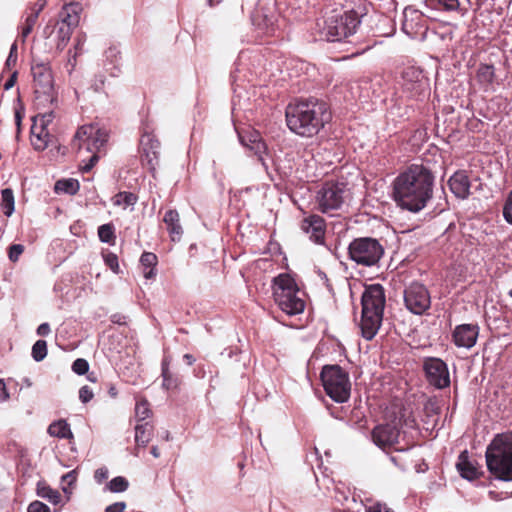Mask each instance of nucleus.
<instances>
[{
    "label": "nucleus",
    "mask_w": 512,
    "mask_h": 512,
    "mask_svg": "<svg viewBox=\"0 0 512 512\" xmlns=\"http://www.w3.org/2000/svg\"><path fill=\"white\" fill-rule=\"evenodd\" d=\"M433 187L432 172L423 165L413 164L395 178L394 200L402 209L418 213L432 199Z\"/></svg>",
    "instance_id": "nucleus-1"
},
{
    "label": "nucleus",
    "mask_w": 512,
    "mask_h": 512,
    "mask_svg": "<svg viewBox=\"0 0 512 512\" xmlns=\"http://www.w3.org/2000/svg\"><path fill=\"white\" fill-rule=\"evenodd\" d=\"M285 116L290 131L307 138L317 135L332 117L328 104L312 97L288 104Z\"/></svg>",
    "instance_id": "nucleus-2"
},
{
    "label": "nucleus",
    "mask_w": 512,
    "mask_h": 512,
    "mask_svg": "<svg viewBox=\"0 0 512 512\" xmlns=\"http://www.w3.org/2000/svg\"><path fill=\"white\" fill-rule=\"evenodd\" d=\"M385 292L380 284H371L363 292L362 317L360 328L366 340H372L377 334L383 319Z\"/></svg>",
    "instance_id": "nucleus-3"
},
{
    "label": "nucleus",
    "mask_w": 512,
    "mask_h": 512,
    "mask_svg": "<svg viewBox=\"0 0 512 512\" xmlns=\"http://www.w3.org/2000/svg\"><path fill=\"white\" fill-rule=\"evenodd\" d=\"M485 457L487 468L496 479L512 481V432L495 435Z\"/></svg>",
    "instance_id": "nucleus-4"
},
{
    "label": "nucleus",
    "mask_w": 512,
    "mask_h": 512,
    "mask_svg": "<svg viewBox=\"0 0 512 512\" xmlns=\"http://www.w3.org/2000/svg\"><path fill=\"white\" fill-rule=\"evenodd\" d=\"M273 296L278 307L289 316L304 311L305 302L299 295L295 280L288 274H280L274 279Z\"/></svg>",
    "instance_id": "nucleus-5"
},
{
    "label": "nucleus",
    "mask_w": 512,
    "mask_h": 512,
    "mask_svg": "<svg viewBox=\"0 0 512 512\" xmlns=\"http://www.w3.org/2000/svg\"><path fill=\"white\" fill-rule=\"evenodd\" d=\"M108 141V133L105 129L99 128L94 124H87L81 126L73 140V145L78 149H85L87 152L93 153L90 157L89 162L85 164L83 170L88 172L97 163L99 157L97 155L101 148L104 147Z\"/></svg>",
    "instance_id": "nucleus-6"
},
{
    "label": "nucleus",
    "mask_w": 512,
    "mask_h": 512,
    "mask_svg": "<svg viewBox=\"0 0 512 512\" xmlns=\"http://www.w3.org/2000/svg\"><path fill=\"white\" fill-rule=\"evenodd\" d=\"M359 24L360 20L355 11L333 13L324 20L321 33L327 41H341L354 35Z\"/></svg>",
    "instance_id": "nucleus-7"
},
{
    "label": "nucleus",
    "mask_w": 512,
    "mask_h": 512,
    "mask_svg": "<svg viewBox=\"0 0 512 512\" xmlns=\"http://www.w3.org/2000/svg\"><path fill=\"white\" fill-rule=\"evenodd\" d=\"M321 381L326 394L337 403H344L350 397L351 384L348 373L339 365L322 368Z\"/></svg>",
    "instance_id": "nucleus-8"
},
{
    "label": "nucleus",
    "mask_w": 512,
    "mask_h": 512,
    "mask_svg": "<svg viewBox=\"0 0 512 512\" xmlns=\"http://www.w3.org/2000/svg\"><path fill=\"white\" fill-rule=\"evenodd\" d=\"M351 260L358 265L371 267L376 265L384 255V248L380 242L371 237L354 239L348 246Z\"/></svg>",
    "instance_id": "nucleus-9"
},
{
    "label": "nucleus",
    "mask_w": 512,
    "mask_h": 512,
    "mask_svg": "<svg viewBox=\"0 0 512 512\" xmlns=\"http://www.w3.org/2000/svg\"><path fill=\"white\" fill-rule=\"evenodd\" d=\"M347 196L346 185L340 182H325L316 193L317 209L333 216L344 205Z\"/></svg>",
    "instance_id": "nucleus-10"
},
{
    "label": "nucleus",
    "mask_w": 512,
    "mask_h": 512,
    "mask_svg": "<svg viewBox=\"0 0 512 512\" xmlns=\"http://www.w3.org/2000/svg\"><path fill=\"white\" fill-rule=\"evenodd\" d=\"M36 98L41 103L54 105L57 96L54 89V80L48 63H34L31 67Z\"/></svg>",
    "instance_id": "nucleus-11"
},
{
    "label": "nucleus",
    "mask_w": 512,
    "mask_h": 512,
    "mask_svg": "<svg viewBox=\"0 0 512 512\" xmlns=\"http://www.w3.org/2000/svg\"><path fill=\"white\" fill-rule=\"evenodd\" d=\"M406 308L415 315H423L431 306L428 289L421 283L414 282L404 291Z\"/></svg>",
    "instance_id": "nucleus-12"
},
{
    "label": "nucleus",
    "mask_w": 512,
    "mask_h": 512,
    "mask_svg": "<svg viewBox=\"0 0 512 512\" xmlns=\"http://www.w3.org/2000/svg\"><path fill=\"white\" fill-rule=\"evenodd\" d=\"M403 91L410 98L420 99L429 92V80L421 70L409 67L403 72Z\"/></svg>",
    "instance_id": "nucleus-13"
},
{
    "label": "nucleus",
    "mask_w": 512,
    "mask_h": 512,
    "mask_svg": "<svg viewBox=\"0 0 512 512\" xmlns=\"http://www.w3.org/2000/svg\"><path fill=\"white\" fill-rule=\"evenodd\" d=\"M423 370L428 383L437 389L450 385V374L447 364L440 358L428 357L423 361Z\"/></svg>",
    "instance_id": "nucleus-14"
},
{
    "label": "nucleus",
    "mask_w": 512,
    "mask_h": 512,
    "mask_svg": "<svg viewBox=\"0 0 512 512\" xmlns=\"http://www.w3.org/2000/svg\"><path fill=\"white\" fill-rule=\"evenodd\" d=\"M399 429L391 424L376 426L372 431L373 442L382 449L392 448L398 443Z\"/></svg>",
    "instance_id": "nucleus-15"
},
{
    "label": "nucleus",
    "mask_w": 512,
    "mask_h": 512,
    "mask_svg": "<svg viewBox=\"0 0 512 512\" xmlns=\"http://www.w3.org/2000/svg\"><path fill=\"white\" fill-rule=\"evenodd\" d=\"M478 334V325L461 324L455 327L452 337L457 347L470 349L476 344Z\"/></svg>",
    "instance_id": "nucleus-16"
},
{
    "label": "nucleus",
    "mask_w": 512,
    "mask_h": 512,
    "mask_svg": "<svg viewBox=\"0 0 512 512\" xmlns=\"http://www.w3.org/2000/svg\"><path fill=\"white\" fill-rule=\"evenodd\" d=\"M301 229L309 235V238L317 244H323L326 232V225L324 219L317 215L312 214L305 217L301 223Z\"/></svg>",
    "instance_id": "nucleus-17"
},
{
    "label": "nucleus",
    "mask_w": 512,
    "mask_h": 512,
    "mask_svg": "<svg viewBox=\"0 0 512 512\" xmlns=\"http://www.w3.org/2000/svg\"><path fill=\"white\" fill-rule=\"evenodd\" d=\"M252 21L260 35L272 36L278 30L276 16L266 13L264 10H258L254 14Z\"/></svg>",
    "instance_id": "nucleus-18"
},
{
    "label": "nucleus",
    "mask_w": 512,
    "mask_h": 512,
    "mask_svg": "<svg viewBox=\"0 0 512 512\" xmlns=\"http://www.w3.org/2000/svg\"><path fill=\"white\" fill-rule=\"evenodd\" d=\"M456 467L461 477L469 481L477 479L481 474L477 463L470 459L467 451L460 453Z\"/></svg>",
    "instance_id": "nucleus-19"
},
{
    "label": "nucleus",
    "mask_w": 512,
    "mask_h": 512,
    "mask_svg": "<svg viewBox=\"0 0 512 512\" xmlns=\"http://www.w3.org/2000/svg\"><path fill=\"white\" fill-rule=\"evenodd\" d=\"M451 192L460 199H466L470 194V181L464 171L455 172L449 179Z\"/></svg>",
    "instance_id": "nucleus-20"
},
{
    "label": "nucleus",
    "mask_w": 512,
    "mask_h": 512,
    "mask_svg": "<svg viewBox=\"0 0 512 512\" xmlns=\"http://www.w3.org/2000/svg\"><path fill=\"white\" fill-rule=\"evenodd\" d=\"M424 6L438 12H459L462 16L468 11L461 5L460 0H425Z\"/></svg>",
    "instance_id": "nucleus-21"
},
{
    "label": "nucleus",
    "mask_w": 512,
    "mask_h": 512,
    "mask_svg": "<svg viewBox=\"0 0 512 512\" xmlns=\"http://www.w3.org/2000/svg\"><path fill=\"white\" fill-rule=\"evenodd\" d=\"M81 7L78 3H69L63 6L59 13L58 24H66L69 28L75 29L80 22Z\"/></svg>",
    "instance_id": "nucleus-22"
},
{
    "label": "nucleus",
    "mask_w": 512,
    "mask_h": 512,
    "mask_svg": "<svg viewBox=\"0 0 512 512\" xmlns=\"http://www.w3.org/2000/svg\"><path fill=\"white\" fill-rule=\"evenodd\" d=\"M31 135V143L35 150L43 151L48 147L50 134L43 124H38V120H35L31 127Z\"/></svg>",
    "instance_id": "nucleus-23"
},
{
    "label": "nucleus",
    "mask_w": 512,
    "mask_h": 512,
    "mask_svg": "<svg viewBox=\"0 0 512 512\" xmlns=\"http://www.w3.org/2000/svg\"><path fill=\"white\" fill-rule=\"evenodd\" d=\"M163 221L170 234L171 240L174 242L179 241L183 234L179 213L174 209H170L166 211Z\"/></svg>",
    "instance_id": "nucleus-24"
},
{
    "label": "nucleus",
    "mask_w": 512,
    "mask_h": 512,
    "mask_svg": "<svg viewBox=\"0 0 512 512\" xmlns=\"http://www.w3.org/2000/svg\"><path fill=\"white\" fill-rule=\"evenodd\" d=\"M140 144L148 163L152 164L153 160H156L159 155V141L151 134H144L141 137Z\"/></svg>",
    "instance_id": "nucleus-25"
},
{
    "label": "nucleus",
    "mask_w": 512,
    "mask_h": 512,
    "mask_svg": "<svg viewBox=\"0 0 512 512\" xmlns=\"http://www.w3.org/2000/svg\"><path fill=\"white\" fill-rule=\"evenodd\" d=\"M241 143L254 152L262 160V154L266 150L265 143L261 140L257 132H252L248 136L239 134Z\"/></svg>",
    "instance_id": "nucleus-26"
},
{
    "label": "nucleus",
    "mask_w": 512,
    "mask_h": 512,
    "mask_svg": "<svg viewBox=\"0 0 512 512\" xmlns=\"http://www.w3.org/2000/svg\"><path fill=\"white\" fill-rule=\"evenodd\" d=\"M476 78L485 91L490 90L495 79L494 67L488 64H481L477 69Z\"/></svg>",
    "instance_id": "nucleus-27"
},
{
    "label": "nucleus",
    "mask_w": 512,
    "mask_h": 512,
    "mask_svg": "<svg viewBox=\"0 0 512 512\" xmlns=\"http://www.w3.org/2000/svg\"><path fill=\"white\" fill-rule=\"evenodd\" d=\"M105 64L104 68L107 72L110 73L111 76L115 77L119 74V61H120V52L116 47L108 48L105 53Z\"/></svg>",
    "instance_id": "nucleus-28"
},
{
    "label": "nucleus",
    "mask_w": 512,
    "mask_h": 512,
    "mask_svg": "<svg viewBox=\"0 0 512 512\" xmlns=\"http://www.w3.org/2000/svg\"><path fill=\"white\" fill-rule=\"evenodd\" d=\"M170 363V356H165L161 363V375L163 378L162 386L167 390L176 389L180 384L179 378L173 375L169 370Z\"/></svg>",
    "instance_id": "nucleus-29"
},
{
    "label": "nucleus",
    "mask_w": 512,
    "mask_h": 512,
    "mask_svg": "<svg viewBox=\"0 0 512 512\" xmlns=\"http://www.w3.org/2000/svg\"><path fill=\"white\" fill-rule=\"evenodd\" d=\"M153 427L148 422L137 424L135 427V442L137 448L145 447L151 440Z\"/></svg>",
    "instance_id": "nucleus-30"
},
{
    "label": "nucleus",
    "mask_w": 512,
    "mask_h": 512,
    "mask_svg": "<svg viewBox=\"0 0 512 512\" xmlns=\"http://www.w3.org/2000/svg\"><path fill=\"white\" fill-rule=\"evenodd\" d=\"M48 433L60 439L72 438L73 434L71 432L69 424L65 420H58L51 423L48 427Z\"/></svg>",
    "instance_id": "nucleus-31"
},
{
    "label": "nucleus",
    "mask_w": 512,
    "mask_h": 512,
    "mask_svg": "<svg viewBox=\"0 0 512 512\" xmlns=\"http://www.w3.org/2000/svg\"><path fill=\"white\" fill-rule=\"evenodd\" d=\"M158 262L157 256L152 252H144L140 257V263L145 268L143 274L146 279L155 277V266Z\"/></svg>",
    "instance_id": "nucleus-32"
},
{
    "label": "nucleus",
    "mask_w": 512,
    "mask_h": 512,
    "mask_svg": "<svg viewBox=\"0 0 512 512\" xmlns=\"http://www.w3.org/2000/svg\"><path fill=\"white\" fill-rule=\"evenodd\" d=\"M74 29L69 28L68 25L56 23V49L62 51L68 42L70 41L71 35Z\"/></svg>",
    "instance_id": "nucleus-33"
},
{
    "label": "nucleus",
    "mask_w": 512,
    "mask_h": 512,
    "mask_svg": "<svg viewBox=\"0 0 512 512\" xmlns=\"http://www.w3.org/2000/svg\"><path fill=\"white\" fill-rule=\"evenodd\" d=\"M0 208L3 214L10 217L15 210V198L11 188H5L1 191Z\"/></svg>",
    "instance_id": "nucleus-34"
},
{
    "label": "nucleus",
    "mask_w": 512,
    "mask_h": 512,
    "mask_svg": "<svg viewBox=\"0 0 512 512\" xmlns=\"http://www.w3.org/2000/svg\"><path fill=\"white\" fill-rule=\"evenodd\" d=\"M137 196L132 192H119L113 197V203L124 208L133 206L137 202Z\"/></svg>",
    "instance_id": "nucleus-35"
},
{
    "label": "nucleus",
    "mask_w": 512,
    "mask_h": 512,
    "mask_svg": "<svg viewBox=\"0 0 512 512\" xmlns=\"http://www.w3.org/2000/svg\"><path fill=\"white\" fill-rule=\"evenodd\" d=\"M38 496L47 499L54 505H57L61 500V495L57 490H54L48 486H40L37 488Z\"/></svg>",
    "instance_id": "nucleus-36"
},
{
    "label": "nucleus",
    "mask_w": 512,
    "mask_h": 512,
    "mask_svg": "<svg viewBox=\"0 0 512 512\" xmlns=\"http://www.w3.org/2000/svg\"><path fill=\"white\" fill-rule=\"evenodd\" d=\"M79 189L78 181L74 179L59 180L55 184V190L68 194H75Z\"/></svg>",
    "instance_id": "nucleus-37"
},
{
    "label": "nucleus",
    "mask_w": 512,
    "mask_h": 512,
    "mask_svg": "<svg viewBox=\"0 0 512 512\" xmlns=\"http://www.w3.org/2000/svg\"><path fill=\"white\" fill-rule=\"evenodd\" d=\"M31 355L36 362L42 361L47 356V342L37 340L32 346Z\"/></svg>",
    "instance_id": "nucleus-38"
},
{
    "label": "nucleus",
    "mask_w": 512,
    "mask_h": 512,
    "mask_svg": "<svg viewBox=\"0 0 512 512\" xmlns=\"http://www.w3.org/2000/svg\"><path fill=\"white\" fill-rule=\"evenodd\" d=\"M38 17L39 16H37V13L30 12L29 14H27L25 21L21 26V38L23 41H25L28 35L32 32Z\"/></svg>",
    "instance_id": "nucleus-39"
},
{
    "label": "nucleus",
    "mask_w": 512,
    "mask_h": 512,
    "mask_svg": "<svg viewBox=\"0 0 512 512\" xmlns=\"http://www.w3.org/2000/svg\"><path fill=\"white\" fill-rule=\"evenodd\" d=\"M101 242L111 244L115 240L114 228L111 224H103L98 228Z\"/></svg>",
    "instance_id": "nucleus-40"
},
{
    "label": "nucleus",
    "mask_w": 512,
    "mask_h": 512,
    "mask_svg": "<svg viewBox=\"0 0 512 512\" xmlns=\"http://www.w3.org/2000/svg\"><path fill=\"white\" fill-rule=\"evenodd\" d=\"M108 489L114 493H120L127 490L129 483L126 478L117 476L113 478L108 484Z\"/></svg>",
    "instance_id": "nucleus-41"
},
{
    "label": "nucleus",
    "mask_w": 512,
    "mask_h": 512,
    "mask_svg": "<svg viewBox=\"0 0 512 512\" xmlns=\"http://www.w3.org/2000/svg\"><path fill=\"white\" fill-rule=\"evenodd\" d=\"M135 414L138 421H144L150 415L149 403L146 400H140L136 403Z\"/></svg>",
    "instance_id": "nucleus-42"
},
{
    "label": "nucleus",
    "mask_w": 512,
    "mask_h": 512,
    "mask_svg": "<svg viewBox=\"0 0 512 512\" xmlns=\"http://www.w3.org/2000/svg\"><path fill=\"white\" fill-rule=\"evenodd\" d=\"M89 370V363L83 359L78 358L72 364V371L78 375H84Z\"/></svg>",
    "instance_id": "nucleus-43"
},
{
    "label": "nucleus",
    "mask_w": 512,
    "mask_h": 512,
    "mask_svg": "<svg viewBox=\"0 0 512 512\" xmlns=\"http://www.w3.org/2000/svg\"><path fill=\"white\" fill-rule=\"evenodd\" d=\"M24 252V246L22 244H12L8 250L9 260L12 262L18 261L21 254Z\"/></svg>",
    "instance_id": "nucleus-44"
},
{
    "label": "nucleus",
    "mask_w": 512,
    "mask_h": 512,
    "mask_svg": "<svg viewBox=\"0 0 512 512\" xmlns=\"http://www.w3.org/2000/svg\"><path fill=\"white\" fill-rule=\"evenodd\" d=\"M503 216L506 222L512 224V191L509 193L503 207Z\"/></svg>",
    "instance_id": "nucleus-45"
},
{
    "label": "nucleus",
    "mask_w": 512,
    "mask_h": 512,
    "mask_svg": "<svg viewBox=\"0 0 512 512\" xmlns=\"http://www.w3.org/2000/svg\"><path fill=\"white\" fill-rule=\"evenodd\" d=\"M93 396V391L89 386L85 385L80 388L79 399L82 403H88L93 398Z\"/></svg>",
    "instance_id": "nucleus-46"
},
{
    "label": "nucleus",
    "mask_w": 512,
    "mask_h": 512,
    "mask_svg": "<svg viewBox=\"0 0 512 512\" xmlns=\"http://www.w3.org/2000/svg\"><path fill=\"white\" fill-rule=\"evenodd\" d=\"M27 512H50V508L40 501H34L29 504Z\"/></svg>",
    "instance_id": "nucleus-47"
},
{
    "label": "nucleus",
    "mask_w": 512,
    "mask_h": 512,
    "mask_svg": "<svg viewBox=\"0 0 512 512\" xmlns=\"http://www.w3.org/2000/svg\"><path fill=\"white\" fill-rule=\"evenodd\" d=\"M105 76L103 74H99V75H96L92 84H91V88L95 91V92H101L103 91L104 89V86H105Z\"/></svg>",
    "instance_id": "nucleus-48"
},
{
    "label": "nucleus",
    "mask_w": 512,
    "mask_h": 512,
    "mask_svg": "<svg viewBox=\"0 0 512 512\" xmlns=\"http://www.w3.org/2000/svg\"><path fill=\"white\" fill-rule=\"evenodd\" d=\"M105 263L107 266L113 271L118 272L119 264H118V258L115 254L109 253L105 256Z\"/></svg>",
    "instance_id": "nucleus-49"
},
{
    "label": "nucleus",
    "mask_w": 512,
    "mask_h": 512,
    "mask_svg": "<svg viewBox=\"0 0 512 512\" xmlns=\"http://www.w3.org/2000/svg\"><path fill=\"white\" fill-rule=\"evenodd\" d=\"M366 511L367 512H394L386 504H382V503H375V504L369 506Z\"/></svg>",
    "instance_id": "nucleus-50"
},
{
    "label": "nucleus",
    "mask_w": 512,
    "mask_h": 512,
    "mask_svg": "<svg viewBox=\"0 0 512 512\" xmlns=\"http://www.w3.org/2000/svg\"><path fill=\"white\" fill-rule=\"evenodd\" d=\"M109 471L106 467L98 468L95 471L94 478L96 482L101 483L102 481L106 480L108 478Z\"/></svg>",
    "instance_id": "nucleus-51"
},
{
    "label": "nucleus",
    "mask_w": 512,
    "mask_h": 512,
    "mask_svg": "<svg viewBox=\"0 0 512 512\" xmlns=\"http://www.w3.org/2000/svg\"><path fill=\"white\" fill-rule=\"evenodd\" d=\"M424 409L428 414H438L440 408L437 405L436 401L428 400L425 404Z\"/></svg>",
    "instance_id": "nucleus-52"
},
{
    "label": "nucleus",
    "mask_w": 512,
    "mask_h": 512,
    "mask_svg": "<svg viewBox=\"0 0 512 512\" xmlns=\"http://www.w3.org/2000/svg\"><path fill=\"white\" fill-rule=\"evenodd\" d=\"M126 508V504L124 502H115L106 507L105 512H123Z\"/></svg>",
    "instance_id": "nucleus-53"
},
{
    "label": "nucleus",
    "mask_w": 512,
    "mask_h": 512,
    "mask_svg": "<svg viewBox=\"0 0 512 512\" xmlns=\"http://www.w3.org/2000/svg\"><path fill=\"white\" fill-rule=\"evenodd\" d=\"M17 76H18L17 70H14L11 72L10 77L4 84V90H9L15 85Z\"/></svg>",
    "instance_id": "nucleus-54"
},
{
    "label": "nucleus",
    "mask_w": 512,
    "mask_h": 512,
    "mask_svg": "<svg viewBox=\"0 0 512 512\" xmlns=\"http://www.w3.org/2000/svg\"><path fill=\"white\" fill-rule=\"evenodd\" d=\"M55 115L53 111L44 113L41 118L39 119L40 124H43L44 127H46L52 120L54 119Z\"/></svg>",
    "instance_id": "nucleus-55"
},
{
    "label": "nucleus",
    "mask_w": 512,
    "mask_h": 512,
    "mask_svg": "<svg viewBox=\"0 0 512 512\" xmlns=\"http://www.w3.org/2000/svg\"><path fill=\"white\" fill-rule=\"evenodd\" d=\"M80 53L78 52H74L72 53V50H69L68 51V55H69V58H68V65H70V70H69V73L72 72V70L75 68L76 66V62H77V56L79 55Z\"/></svg>",
    "instance_id": "nucleus-56"
},
{
    "label": "nucleus",
    "mask_w": 512,
    "mask_h": 512,
    "mask_svg": "<svg viewBox=\"0 0 512 512\" xmlns=\"http://www.w3.org/2000/svg\"><path fill=\"white\" fill-rule=\"evenodd\" d=\"M51 332L50 325L48 323H42L37 328V334L39 336H47Z\"/></svg>",
    "instance_id": "nucleus-57"
},
{
    "label": "nucleus",
    "mask_w": 512,
    "mask_h": 512,
    "mask_svg": "<svg viewBox=\"0 0 512 512\" xmlns=\"http://www.w3.org/2000/svg\"><path fill=\"white\" fill-rule=\"evenodd\" d=\"M9 398L6 385L2 379H0V402H4Z\"/></svg>",
    "instance_id": "nucleus-58"
},
{
    "label": "nucleus",
    "mask_w": 512,
    "mask_h": 512,
    "mask_svg": "<svg viewBox=\"0 0 512 512\" xmlns=\"http://www.w3.org/2000/svg\"><path fill=\"white\" fill-rule=\"evenodd\" d=\"M45 5H46L45 0H37V2L34 4V6L31 7V13H37V16H39L40 12L43 10Z\"/></svg>",
    "instance_id": "nucleus-59"
},
{
    "label": "nucleus",
    "mask_w": 512,
    "mask_h": 512,
    "mask_svg": "<svg viewBox=\"0 0 512 512\" xmlns=\"http://www.w3.org/2000/svg\"><path fill=\"white\" fill-rule=\"evenodd\" d=\"M23 114V109L21 107L15 109V124L17 126L18 132L20 131Z\"/></svg>",
    "instance_id": "nucleus-60"
},
{
    "label": "nucleus",
    "mask_w": 512,
    "mask_h": 512,
    "mask_svg": "<svg viewBox=\"0 0 512 512\" xmlns=\"http://www.w3.org/2000/svg\"><path fill=\"white\" fill-rule=\"evenodd\" d=\"M62 481L71 485L72 483H74L76 481V472L70 471V472L66 473L65 475L62 476Z\"/></svg>",
    "instance_id": "nucleus-61"
},
{
    "label": "nucleus",
    "mask_w": 512,
    "mask_h": 512,
    "mask_svg": "<svg viewBox=\"0 0 512 512\" xmlns=\"http://www.w3.org/2000/svg\"><path fill=\"white\" fill-rule=\"evenodd\" d=\"M111 321L114 324L125 325L126 324V316L116 313L111 316Z\"/></svg>",
    "instance_id": "nucleus-62"
},
{
    "label": "nucleus",
    "mask_w": 512,
    "mask_h": 512,
    "mask_svg": "<svg viewBox=\"0 0 512 512\" xmlns=\"http://www.w3.org/2000/svg\"><path fill=\"white\" fill-rule=\"evenodd\" d=\"M84 42H85V35L84 36H78L76 38L75 45H74L75 52H78V53L81 54Z\"/></svg>",
    "instance_id": "nucleus-63"
},
{
    "label": "nucleus",
    "mask_w": 512,
    "mask_h": 512,
    "mask_svg": "<svg viewBox=\"0 0 512 512\" xmlns=\"http://www.w3.org/2000/svg\"><path fill=\"white\" fill-rule=\"evenodd\" d=\"M17 58L18 57L8 55L5 62V70H11L16 65Z\"/></svg>",
    "instance_id": "nucleus-64"
}]
</instances>
